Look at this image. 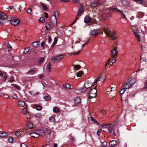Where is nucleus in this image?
Here are the masks:
<instances>
[{"mask_svg": "<svg viewBox=\"0 0 147 147\" xmlns=\"http://www.w3.org/2000/svg\"><path fill=\"white\" fill-rule=\"evenodd\" d=\"M30 135L31 137L35 138H38L39 136L38 134L33 133V131H32V133L30 134Z\"/></svg>", "mask_w": 147, "mask_h": 147, "instance_id": "c85d7f7f", "label": "nucleus"}, {"mask_svg": "<svg viewBox=\"0 0 147 147\" xmlns=\"http://www.w3.org/2000/svg\"><path fill=\"white\" fill-rule=\"evenodd\" d=\"M117 47H115L111 51V57L116 58L117 56L118 51L117 50Z\"/></svg>", "mask_w": 147, "mask_h": 147, "instance_id": "6e6552de", "label": "nucleus"}, {"mask_svg": "<svg viewBox=\"0 0 147 147\" xmlns=\"http://www.w3.org/2000/svg\"><path fill=\"white\" fill-rule=\"evenodd\" d=\"M45 21V19L43 17H41L40 18L39 20V22L40 23H43Z\"/></svg>", "mask_w": 147, "mask_h": 147, "instance_id": "de8ad7c7", "label": "nucleus"}, {"mask_svg": "<svg viewBox=\"0 0 147 147\" xmlns=\"http://www.w3.org/2000/svg\"><path fill=\"white\" fill-rule=\"evenodd\" d=\"M20 146L21 147H27L26 145L24 143H22Z\"/></svg>", "mask_w": 147, "mask_h": 147, "instance_id": "338daca9", "label": "nucleus"}, {"mask_svg": "<svg viewBox=\"0 0 147 147\" xmlns=\"http://www.w3.org/2000/svg\"><path fill=\"white\" fill-rule=\"evenodd\" d=\"M22 113L25 115L27 114V111L26 107L24 108L22 110Z\"/></svg>", "mask_w": 147, "mask_h": 147, "instance_id": "79ce46f5", "label": "nucleus"}, {"mask_svg": "<svg viewBox=\"0 0 147 147\" xmlns=\"http://www.w3.org/2000/svg\"><path fill=\"white\" fill-rule=\"evenodd\" d=\"M102 131V129H99L97 132V134L98 136H99L100 135V133Z\"/></svg>", "mask_w": 147, "mask_h": 147, "instance_id": "bf43d9fd", "label": "nucleus"}, {"mask_svg": "<svg viewBox=\"0 0 147 147\" xmlns=\"http://www.w3.org/2000/svg\"><path fill=\"white\" fill-rule=\"evenodd\" d=\"M83 71H80L77 73L76 75L77 77H80L82 74H83Z\"/></svg>", "mask_w": 147, "mask_h": 147, "instance_id": "c9c22d12", "label": "nucleus"}, {"mask_svg": "<svg viewBox=\"0 0 147 147\" xmlns=\"http://www.w3.org/2000/svg\"><path fill=\"white\" fill-rule=\"evenodd\" d=\"M51 64L50 62L48 63V65H47L46 69L48 71H50V69H51Z\"/></svg>", "mask_w": 147, "mask_h": 147, "instance_id": "2f4dec72", "label": "nucleus"}, {"mask_svg": "<svg viewBox=\"0 0 147 147\" xmlns=\"http://www.w3.org/2000/svg\"><path fill=\"white\" fill-rule=\"evenodd\" d=\"M20 134V132L18 131H16V132L15 133V135L16 136H19Z\"/></svg>", "mask_w": 147, "mask_h": 147, "instance_id": "4d7b16f0", "label": "nucleus"}, {"mask_svg": "<svg viewBox=\"0 0 147 147\" xmlns=\"http://www.w3.org/2000/svg\"><path fill=\"white\" fill-rule=\"evenodd\" d=\"M133 33H134V34H135L136 37L138 38V40L139 42H140V37L137 34V32L135 31H133Z\"/></svg>", "mask_w": 147, "mask_h": 147, "instance_id": "e433bc0d", "label": "nucleus"}, {"mask_svg": "<svg viewBox=\"0 0 147 147\" xmlns=\"http://www.w3.org/2000/svg\"><path fill=\"white\" fill-rule=\"evenodd\" d=\"M34 116L36 118H39L41 116V114L40 113H38L35 114Z\"/></svg>", "mask_w": 147, "mask_h": 147, "instance_id": "603ef678", "label": "nucleus"}, {"mask_svg": "<svg viewBox=\"0 0 147 147\" xmlns=\"http://www.w3.org/2000/svg\"><path fill=\"white\" fill-rule=\"evenodd\" d=\"M48 42L49 43H50V42L51 41V36H48Z\"/></svg>", "mask_w": 147, "mask_h": 147, "instance_id": "69168bd1", "label": "nucleus"}, {"mask_svg": "<svg viewBox=\"0 0 147 147\" xmlns=\"http://www.w3.org/2000/svg\"><path fill=\"white\" fill-rule=\"evenodd\" d=\"M54 16H51L49 18L50 21L51 23L54 22L55 24L57 23V20L59 18V13L57 11L54 12Z\"/></svg>", "mask_w": 147, "mask_h": 147, "instance_id": "7ed1b4c3", "label": "nucleus"}, {"mask_svg": "<svg viewBox=\"0 0 147 147\" xmlns=\"http://www.w3.org/2000/svg\"><path fill=\"white\" fill-rule=\"evenodd\" d=\"M7 16L4 13L0 11V24H4L5 21V20L7 19Z\"/></svg>", "mask_w": 147, "mask_h": 147, "instance_id": "39448f33", "label": "nucleus"}, {"mask_svg": "<svg viewBox=\"0 0 147 147\" xmlns=\"http://www.w3.org/2000/svg\"><path fill=\"white\" fill-rule=\"evenodd\" d=\"M39 130H33V129L31 130V132L33 131V133H35L36 134H38V136L39 135Z\"/></svg>", "mask_w": 147, "mask_h": 147, "instance_id": "f704fd0d", "label": "nucleus"}, {"mask_svg": "<svg viewBox=\"0 0 147 147\" xmlns=\"http://www.w3.org/2000/svg\"><path fill=\"white\" fill-rule=\"evenodd\" d=\"M115 90V87H112L110 86L109 88H108L107 89V90L108 92H109V94H110V92L114 91V90Z\"/></svg>", "mask_w": 147, "mask_h": 147, "instance_id": "4be33fe9", "label": "nucleus"}, {"mask_svg": "<svg viewBox=\"0 0 147 147\" xmlns=\"http://www.w3.org/2000/svg\"><path fill=\"white\" fill-rule=\"evenodd\" d=\"M63 86L64 88H65L67 89H69L71 88L70 84L67 83L65 85H63Z\"/></svg>", "mask_w": 147, "mask_h": 147, "instance_id": "bb28decb", "label": "nucleus"}, {"mask_svg": "<svg viewBox=\"0 0 147 147\" xmlns=\"http://www.w3.org/2000/svg\"><path fill=\"white\" fill-rule=\"evenodd\" d=\"M30 50V49L28 47H27L25 48L23 52L25 54H26L29 51V50Z\"/></svg>", "mask_w": 147, "mask_h": 147, "instance_id": "c03bdc74", "label": "nucleus"}, {"mask_svg": "<svg viewBox=\"0 0 147 147\" xmlns=\"http://www.w3.org/2000/svg\"><path fill=\"white\" fill-rule=\"evenodd\" d=\"M117 144V142L116 141L112 140L110 141L109 146L111 147H114L116 146Z\"/></svg>", "mask_w": 147, "mask_h": 147, "instance_id": "dca6fc26", "label": "nucleus"}, {"mask_svg": "<svg viewBox=\"0 0 147 147\" xmlns=\"http://www.w3.org/2000/svg\"><path fill=\"white\" fill-rule=\"evenodd\" d=\"M103 31L107 35L109 36L113 40H115L117 38L115 33L109 30L107 28H104L103 29Z\"/></svg>", "mask_w": 147, "mask_h": 147, "instance_id": "f257e3e1", "label": "nucleus"}, {"mask_svg": "<svg viewBox=\"0 0 147 147\" xmlns=\"http://www.w3.org/2000/svg\"><path fill=\"white\" fill-rule=\"evenodd\" d=\"M57 42V39L56 38H55L54 40V42L52 44L51 47H53L54 46V45L56 44Z\"/></svg>", "mask_w": 147, "mask_h": 147, "instance_id": "37998d69", "label": "nucleus"}, {"mask_svg": "<svg viewBox=\"0 0 147 147\" xmlns=\"http://www.w3.org/2000/svg\"><path fill=\"white\" fill-rule=\"evenodd\" d=\"M133 84H131L130 82H128L123 86V88L125 89H128Z\"/></svg>", "mask_w": 147, "mask_h": 147, "instance_id": "aec40b11", "label": "nucleus"}, {"mask_svg": "<svg viewBox=\"0 0 147 147\" xmlns=\"http://www.w3.org/2000/svg\"><path fill=\"white\" fill-rule=\"evenodd\" d=\"M70 139L71 140V141L72 142H74L75 141V139L74 138V137L72 136H71V138Z\"/></svg>", "mask_w": 147, "mask_h": 147, "instance_id": "0e129e2a", "label": "nucleus"}, {"mask_svg": "<svg viewBox=\"0 0 147 147\" xmlns=\"http://www.w3.org/2000/svg\"><path fill=\"white\" fill-rule=\"evenodd\" d=\"M20 23L19 20L15 18H13V20H11L10 21L11 24L13 26H16L18 25Z\"/></svg>", "mask_w": 147, "mask_h": 147, "instance_id": "f8f14e48", "label": "nucleus"}, {"mask_svg": "<svg viewBox=\"0 0 147 147\" xmlns=\"http://www.w3.org/2000/svg\"><path fill=\"white\" fill-rule=\"evenodd\" d=\"M34 72V70H29L28 72V73L30 74H33Z\"/></svg>", "mask_w": 147, "mask_h": 147, "instance_id": "8fccbe9b", "label": "nucleus"}, {"mask_svg": "<svg viewBox=\"0 0 147 147\" xmlns=\"http://www.w3.org/2000/svg\"><path fill=\"white\" fill-rule=\"evenodd\" d=\"M125 91V89L123 88L122 89L120 92V93L121 94H123Z\"/></svg>", "mask_w": 147, "mask_h": 147, "instance_id": "3c124183", "label": "nucleus"}, {"mask_svg": "<svg viewBox=\"0 0 147 147\" xmlns=\"http://www.w3.org/2000/svg\"><path fill=\"white\" fill-rule=\"evenodd\" d=\"M41 6L42 7L43 9L45 11L47 10V8L46 5L44 3H42L41 4Z\"/></svg>", "mask_w": 147, "mask_h": 147, "instance_id": "cd10ccee", "label": "nucleus"}, {"mask_svg": "<svg viewBox=\"0 0 147 147\" xmlns=\"http://www.w3.org/2000/svg\"><path fill=\"white\" fill-rule=\"evenodd\" d=\"M9 142H12L13 140V138L9 137L8 139Z\"/></svg>", "mask_w": 147, "mask_h": 147, "instance_id": "052dcab7", "label": "nucleus"}, {"mask_svg": "<svg viewBox=\"0 0 147 147\" xmlns=\"http://www.w3.org/2000/svg\"><path fill=\"white\" fill-rule=\"evenodd\" d=\"M33 108H35L37 110H40L42 109V107L41 106L39 105H38L37 104H33Z\"/></svg>", "mask_w": 147, "mask_h": 147, "instance_id": "412c9836", "label": "nucleus"}, {"mask_svg": "<svg viewBox=\"0 0 147 147\" xmlns=\"http://www.w3.org/2000/svg\"><path fill=\"white\" fill-rule=\"evenodd\" d=\"M8 134L7 133L3 132L0 133V137L2 138H5L8 136Z\"/></svg>", "mask_w": 147, "mask_h": 147, "instance_id": "393cba45", "label": "nucleus"}, {"mask_svg": "<svg viewBox=\"0 0 147 147\" xmlns=\"http://www.w3.org/2000/svg\"><path fill=\"white\" fill-rule=\"evenodd\" d=\"M46 29L47 30H50L51 29V27L49 23H46L45 25Z\"/></svg>", "mask_w": 147, "mask_h": 147, "instance_id": "473e14b6", "label": "nucleus"}, {"mask_svg": "<svg viewBox=\"0 0 147 147\" xmlns=\"http://www.w3.org/2000/svg\"><path fill=\"white\" fill-rule=\"evenodd\" d=\"M109 125L107 126V127H111V128H113L114 126V124H108Z\"/></svg>", "mask_w": 147, "mask_h": 147, "instance_id": "e2e57ef3", "label": "nucleus"}, {"mask_svg": "<svg viewBox=\"0 0 147 147\" xmlns=\"http://www.w3.org/2000/svg\"><path fill=\"white\" fill-rule=\"evenodd\" d=\"M89 123L90 124L94 123L97 125L99 124L98 122L95 120V119L92 116L90 117H89L88 119Z\"/></svg>", "mask_w": 147, "mask_h": 147, "instance_id": "1a4fd4ad", "label": "nucleus"}, {"mask_svg": "<svg viewBox=\"0 0 147 147\" xmlns=\"http://www.w3.org/2000/svg\"><path fill=\"white\" fill-rule=\"evenodd\" d=\"M27 125L28 128L30 129H32L33 126L32 123L31 122H28Z\"/></svg>", "mask_w": 147, "mask_h": 147, "instance_id": "a878e982", "label": "nucleus"}, {"mask_svg": "<svg viewBox=\"0 0 147 147\" xmlns=\"http://www.w3.org/2000/svg\"><path fill=\"white\" fill-rule=\"evenodd\" d=\"M115 59L111 57V58L109 59L107 62V63H108V64L110 66L112 65L113 63H115L116 61Z\"/></svg>", "mask_w": 147, "mask_h": 147, "instance_id": "2eb2a0df", "label": "nucleus"}, {"mask_svg": "<svg viewBox=\"0 0 147 147\" xmlns=\"http://www.w3.org/2000/svg\"><path fill=\"white\" fill-rule=\"evenodd\" d=\"M92 86V83L88 81L86 82L84 85V86L87 89L90 88Z\"/></svg>", "mask_w": 147, "mask_h": 147, "instance_id": "a211bd4d", "label": "nucleus"}, {"mask_svg": "<svg viewBox=\"0 0 147 147\" xmlns=\"http://www.w3.org/2000/svg\"><path fill=\"white\" fill-rule=\"evenodd\" d=\"M32 11V9L31 8H30L27 9V12L29 13H30Z\"/></svg>", "mask_w": 147, "mask_h": 147, "instance_id": "680f3d73", "label": "nucleus"}, {"mask_svg": "<svg viewBox=\"0 0 147 147\" xmlns=\"http://www.w3.org/2000/svg\"><path fill=\"white\" fill-rule=\"evenodd\" d=\"M101 4L98 1H94L91 3V6L93 7H96Z\"/></svg>", "mask_w": 147, "mask_h": 147, "instance_id": "9d476101", "label": "nucleus"}, {"mask_svg": "<svg viewBox=\"0 0 147 147\" xmlns=\"http://www.w3.org/2000/svg\"><path fill=\"white\" fill-rule=\"evenodd\" d=\"M83 9V7L81 6L80 8L78 9V13L77 14L78 16H80L84 12Z\"/></svg>", "mask_w": 147, "mask_h": 147, "instance_id": "6ab92c4d", "label": "nucleus"}, {"mask_svg": "<svg viewBox=\"0 0 147 147\" xmlns=\"http://www.w3.org/2000/svg\"><path fill=\"white\" fill-rule=\"evenodd\" d=\"M116 10L117 11H118L120 13V14L121 16V17H122V18L124 19H126V17L125 15V14L123 13L122 10H120L119 9L112 8H109V9H106V11H115Z\"/></svg>", "mask_w": 147, "mask_h": 147, "instance_id": "20e7f679", "label": "nucleus"}, {"mask_svg": "<svg viewBox=\"0 0 147 147\" xmlns=\"http://www.w3.org/2000/svg\"><path fill=\"white\" fill-rule=\"evenodd\" d=\"M108 130L111 133L113 134L115 136H116L115 131L113 128L109 127Z\"/></svg>", "mask_w": 147, "mask_h": 147, "instance_id": "5701e85b", "label": "nucleus"}, {"mask_svg": "<svg viewBox=\"0 0 147 147\" xmlns=\"http://www.w3.org/2000/svg\"><path fill=\"white\" fill-rule=\"evenodd\" d=\"M108 145V143L107 142H104L102 143V146H106Z\"/></svg>", "mask_w": 147, "mask_h": 147, "instance_id": "6e6d98bb", "label": "nucleus"}, {"mask_svg": "<svg viewBox=\"0 0 147 147\" xmlns=\"http://www.w3.org/2000/svg\"><path fill=\"white\" fill-rule=\"evenodd\" d=\"M101 113L103 115L105 114L106 113V110H102L101 111Z\"/></svg>", "mask_w": 147, "mask_h": 147, "instance_id": "774afa93", "label": "nucleus"}, {"mask_svg": "<svg viewBox=\"0 0 147 147\" xmlns=\"http://www.w3.org/2000/svg\"><path fill=\"white\" fill-rule=\"evenodd\" d=\"M139 15V18H142L143 17V16L144 15L143 13H142V12H140L138 14Z\"/></svg>", "mask_w": 147, "mask_h": 147, "instance_id": "864d4df0", "label": "nucleus"}, {"mask_svg": "<svg viewBox=\"0 0 147 147\" xmlns=\"http://www.w3.org/2000/svg\"><path fill=\"white\" fill-rule=\"evenodd\" d=\"M30 92L31 94L33 95H35L39 93L38 92L35 93L34 92L32 91H30Z\"/></svg>", "mask_w": 147, "mask_h": 147, "instance_id": "5fc2aeb1", "label": "nucleus"}, {"mask_svg": "<svg viewBox=\"0 0 147 147\" xmlns=\"http://www.w3.org/2000/svg\"><path fill=\"white\" fill-rule=\"evenodd\" d=\"M51 97L50 95L46 96H45L44 99L46 101H48L51 99Z\"/></svg>", "mask_w": 147, "mask_h": 147, "instance_id": "4c0bfd02", "label": "nucleus"}, {"mask_svg": "<svg viewBox=\"0 0 147 147\" xmlns=\"http://www.w3.org/2000/svg\"><path fill=\"white\" fill-rule=\"evenodd\" d=\"M111 15V14L109 12L105 13L103 15L102 18L105 20H108L110 18Z\"/></svg>", "mask_w": 147, "mask_h": 147, "instance_id": "9b49d317", "label": "nucleus"}, {"mask_svg": "<svg viewBox=\"0 0 147 147\" xmlns=\"http://www.w3.org/2000/svg\"><path fill=\"white\" fill-rule=\"evenodd\" d=\"M100 33L98 29L95 30L94 29L93 30L90 32V34L91 36H96L98 34Z\"/></svg>", "mask_w": 147, "mask_h": 147, "instance_id": "ddd939ff", "label": "nucleus"}, {"mask_svg": "<svg viewBox=\"0 0 147 147\" xmlns=\"http://www.w3.org/2000/svg\"><path fill=\"white\" fill-rule=\"evenodd\" d=\"M105 78V77L104 76H101V77H100V76L98 77V79L96 80V81L94 83V85H96L97 84V82L98 81H101L102 82H103Z\"/></svg>", "mask_w": 147, "mask_h": 147, "instance_id": "4468645a", "label": "nucleus"}, {"mask_svg": "<svg viewBox=\"0 0 147 147\" xmlns=\"http://www.w3.org/2000/svg\"><path fill=\"white\" fill-rule=\"evenodd\" d=\"M12 85V86L14 87H15L18 90H20V87L18 85H16V84H13Z\"/></svg>", "mask_w": 147, "mask_h": 147, "instance_id": "09e8293b", "label": "nucleus"}, {"mask_svg": "<svg viewBox=\"0 0 147 147\" xmlns=\"http://www.w3.org/2000/svg\"><path fill=\"white\" fill-rule=\"evenodd\" d=\"M74 67L76 69H79L81 67V66L79 65H75Z\"/></svg>", "mask_w": 147, "mask_h": 147, "instance_id": "a18cd8bd", "label": "nucleus"}, {"mask_svg": "<svg viewBox=\"0 0 147 147\" xmlns=\"http://www.w3.org/2000/svg\"><path fill=\"white\" fill-rule=\"evenodd\" d=\"M64 57L63 55L59 54L58 55L55 56L51 60V62L54 63L55 62H58L61 60V59Z\"/></svg>", "mask_w": 147, "mask_h": 147, "instance_id": "423d86ee", "label": "nucleus"}, {"mask_svg": "<svg viewBox=\"0 0 147 147\" xmlns=\"http://www.w3.org/2000/svg\"><path fill=\"white\" fill-rule=\"evenodd\" d=\"M45 59L43 57H41L39 59L38 61V63L39 65H40L41 63L44 61Z\"/></svg>", "mask_w": 147, "mask_h": 147, "instance_id": "b1692460", "label": "nucleus"}, {"mask_svg": "<svg viewBox=\"0 0 147 147\" xmlns=\"http://www.w3.org/2000/svg\"><path fill=\"white\" fill-rule=\"evenodd\" d=\"M46 132L48 134V135L50 134L51 133V130L48 128H47L45 130Z\"/></svg>", "mask_w": 147, "mask_h": 147, "instance_id": "ea45409f", "label": "nucleus"}, {"mask_svg": "<svg viewBox=\"0 0 147 147\" xmlns=\"http://www.w3.org/2000/svg\"><path fill=\"white\" fill-rule=\"evenodd\" d=\"M81 99L80 98L76 97V98L74 100V105L75 106H77L79 105L81 102Z\"/></svg>", "mask_w": 147, "mask_h": 147, "instance_id": "f3484780", "label": "nucleus"}, {"mask_svg": "<svg viewBox=\"0 0 147 147\" xmlns=\"http://www.w3.org/2000/svg\"><path fill=\"white\" fill-rule=\"evenodd\" d=\"M84 22L86 23H90L93 24L95 22V20L90 17L89 16H86L84 19Z\"/></svg>", "mask_w": 147, "mask_h": 147, "instance_id": "0eeeda50", "label": "nucleus"}, {"mask_svg": "<svg viewBox=\"0 0 147 147\" xmlns=\"http://www.w3.org/2000/svg\"><path fill=\"white\" fill-rule=\"evenodd\" d=\"M8 79L9 80L8 81L10 82H13L14 80V79L13 76L10 77L8 78Z\"/></svg>", "mask_w": 147, "mask_h": 147, "instance_id": "49530a36", "label": "nucleus"}, {"mask_svg": "<svg viewBox=\"0 0 147 147\" xmlns=\"http://www.w3.org/2000/svg\"><path fill=\"white\" fill-rule=\"evenodd\" d=\"M53 111L56 113H58L60 111V110L57 107H53Z\"/></svg>", "mask_w": 147, "mask_h": 147, "instance_id": "58836bf2", "label": "nucleus"}, {"mask_svg": "<svg viewBox=\"0 0 147 147\" xmlns=\"http://www.w3.org/2000/svg\"><path fill=\"white\" fill-rule=\"evenodd\" d=\"M32 45L34 47H38L39 45L37 42H35L33 43Z\"/></svg>", "mask_w": 147, "mask_h": 147, "instance_id": "a19ab883", "label": "nucleus"}, {"mask_svg": "<svg viewBox=\"0 0 147 147\" xmlns=\"http://www.w3.org/2000/svg\"><path fill=\"white\" fill-rule=\"evenodd\" d=\"M87 89L84 86V88H82L79 89V92H83L86 91Z\"/></svg>", "mask_w": 147, "mask_h": 147, "instance_id": "72a5a7b5", "label": "nucleus"}, {"mask_svg": "<svg viewBox=\"0 0 147 147\" xmlns=\"http://www.w3.org/2000/svg\"><path fill=\"white\" fill-rule=\"evenodd\" d=\"M96 86L94 88L90 89L88 93V98L91 99L92 98H95L96 96L97 90L96 88Z\"/></svg>", "mask_w": 147, "mask_h": 147, "instance_id": "f03ea898", "label": "nucleus"}, {"mask_svg": "<svg viewBox=\"0 0 147 147\" xmlns=\"http://www.w3.org/2000/svg\"><path fill=\"white\" fill-rule=\"evenodd\" d=\"M39 135L42 136H44L45 135V133L42 129H39Z\"/></svg>", "mask_w": 147, "mask_h": 147, "instance_id": "c756f323", "label": "nucleus"}, {"mask_svg": "<svg viewBox=\"0 0 147 147\" xmlns=\"http://www.w3.org/2000/svg\"><path fill=\"white\" fill-rule=\"evenodd\" d=\"M18 105L20 107H23L25 105V104L24 102L19 101L18 102Z\"/></svg>", "mask_w": 147, "mask_h": 147, "instance_id": "7c9ffc66", "label": "nucleus"}, {"mask_svg": "<svg viewBox=\"0 0 147 147\" xmlns=\"http://www.w3.org/2000/svg\"><path fill=\"white\" fill-rule=\"evenodd\" d=\"M54 119V118L52 117H50L49 118V120L51 122H53Z\"/></svg>", "mask_w": 147, "mask_h": 147, "instance_id": "13d9d810", "label": "nucleus"}]
</instances>
